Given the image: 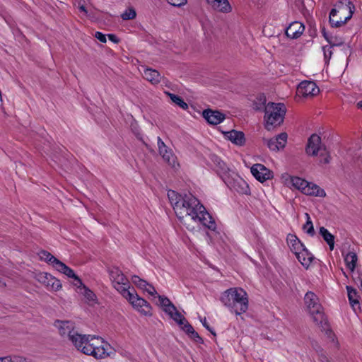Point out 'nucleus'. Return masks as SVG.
Masks as SVG:
<instances>
[{
    "label": "nucleus",
    "mask_w": 362,
    "mask_h": 362,
    "mask_svg": "<svg viewBox=\"0 0 362 362\" xmlns=\"http://www.w3.org/2000/svg\"><path fill=\"white\" fill-rule=\"evenodd\" d=\"M168 197L176 216L188 230H192L194 228L189 221L201 224L211 230H216L215 221L193 194L190 193L180 194L173 190H170L168 192Z\"/></svg>",
    "instance_id": "obj_1"
},
{
    "label": "nucleus",
    "mask_w": 362,
    "mask_h": 362,
    "mask_svg": "<svg viewBox=\"0 0 362 362\" xmlns=\"http://www.w3.org/2000/svg\"><path fill=\"white\" fill-rule=\"evenodd\" d=\"M69 339L78 350L86 355L92 356L95 358H105L111 355V353L108 351V348H110L109 344L98 345L92 342L94 339H102L95 335L80 334L75 332L72 335H70Z\"/></svg>",
    "instance_id": "obj_2"
},
{
    "label": "nucleus",
    "mask_w": 362,
    "mask_h": 362,
    "mask_svg": "<svg viewBox=\"0 0 362 362\" xmlns=\"http://www.w3.org/2000/svg\"><path fill=\"white\" fill-rule=\"evenodd\" d=\"M221 303L236 315L245 313L248 309V296L241 288H230L223 292L220 297Z\"/></svg>",
    "instance_id": "obj_3"
},
{
    "label": "nucleus",
    "mask_w": 362,
    "mask_h": 362,
    "mask_svg": "<svg viewBox=\"0 0 362 362\" xmlns=\"http://www.w3.org/2000/svg\"><path fill=\"white\" fill-rule=\"evenodd\" d=\"M337 8H332L329 13V23L332 27L339 28L344 25L355 11V6L350 0L339 1L336 4Z\"/></svg>",
    "instance_id": "obj_4"
},
{
    "label": "nucleus",
    "mask_w": 362,
    "mask_h": 362,
    "mask_svg": "<svg viewBox=\"0 0 362 362\" xmlns=\"http://www.w3.org/2000/svg\"><path fill=\"white\" fill-rule=\"evenodd\" d=\"M304 301L313 321L324 327L327 325V320L317 295L312 291H308L305 295Z\"/></svg>",
    "instance_id": "obj_5"
},
{
    "label": "nucleus",
    "mask_w": 362,
    "mask_h": 362,
    "mask_svg": "<svg viewBox=\"0 0 362 362\" xmlns=\"http://www.w3.org/2000/svg\"><path fill=\"white\" fill-rule=\"evenodd\" d=\"M286 108L283 103H269L265 107V127L268 130L279 126L284 119Z\"/></svg>",
    "instance_id": "obj_6"
},
{
    "label": "nucleus",
    "mask_w": 362,
    "mask_h": 362,
    "mask_svg": "<svg viewBox=\"0 0 362 362\" xmlns=\"http://www.w3.org/2000/svg\"><path fill=\"white\" fill-rule=\"evenodd\" d=\"M305 152L308 156H316L320 153V163L327 164L330 162V155L327 148L322 144L321 137L312 134L308 140Z\"/></svg>",
    "instance_id": "obj_7"
},
{
    "label": "nucleus",
    "mask_w": 362,
    "mask_h": 362,
    "mask_svg": "<svg viewBox=\"0 0 362 362\" xmlns=\"http://www.w3.org/2000/svg\"><path fill=\"white\" fill-rule=\"evenodd\" d=\"M109 275L113 287L122 296H125L130 291V288H134L131 286L129 279L118 267L109 269Z\"/></svg>",
    "instance_id": "obj_8"
},
{
    "label": "nucleus",
    "mask_w": 362,
    "mask_h": 362,
    "mask_svg": "<svg viewBox=\"0 0 362 362\" xmlns=\"http://www.w3.org/2000/svg\"><path fill=\"white\" fill-rule=\"evenodd\" d=\"M141 315L144 316L152 315V307L144 298H141L136 292L134 288H130L125 296H123Z\"/></svg>",
    "instance_id": "obj_9"
},
{
    "label": "nucleus",
    "mask_w": 362,
    "mask_h": 362,
    "mask_svg": "<svg viewBox=\"0 0 362 362\" xmlns=\"http://www.w3.org/2000/svg\"><path fill=\"white\" fill-rule=\"evenodd\" d=\"M224 182L231 190L237 192L239 194H249L250 193L248 184L237 175H235V177H231L230 175L228 178L225 180Z\"/></svg>",
    "instance_id": "obj_10"
},
{
    "label": "nucleus",
    "mask_w": 362,
    "mask_h": 362,
    "mask_svg": "<svg viewBox=\"0 0 362 362\" xmlns=\"http://www.w3.org/2000/svg\"><path fill=\"white\" fill-rule=\"evenodd\" d=\"M159 300L160 305L163 311L167 313L174 321H181L184 320V316L177 310L176 307L167 297L156 295Z\"/></svg>",
    "instance_id": "obj_11"
},
{
    "label": "nucleus",
    "mask_w": 362,
    "mask_h": 362,
    "mask_svg": "<svg viewBox=\"0 0 362 362\" xmlns=\"http://www.w3.org/2000/svg\"><path fill=\"white\" fill-rule=\"evenodd\" d=\"M320 90L316 83L310 81H303L300 82L296 90V95L298 98H308L316 95Z\"/></svg>",
    "instance_id": "obj_12"
},
{
    "label": "nucleus",
    "mask_w": 362,
    "mask_h": 362,
    "mask_svg": "<svg viewBox=\"0 0 362 362\" xmlns=\"http://www.w3.org/2000/svg\"><path fill=\"white\" fill-rule=\"evenodd\" d=\"M37 279L49 290L57 291L62 288L60 281L48 273L37 274Z\"/></svg>",
    "instance_id": "obj_13"
},
{
    "label": "nucleus",
    "mask_w": 362,
    "mask_h": 362,
    "mask_svg": "<svg viewBox=\"0 0 362 362\" xmlns=\"http://www.w3.org/2000/svg\"><path fill=\"white\" fill-rule=\"evenodd\" d=\"M157 141L160 155L168 163L169 165L175 168L178 165L176 156L174 155L173 151L167 147V146L159 136L157 138Z\"/></svg>",
    "instance_id": "obj_14"
},
{
    "label": "nucleus",
    "mask_w": 362,
    "mask_h": 362,
    "mask_svg": "<svg viewBox=\"0 0 362 362\" xmlns=\"http://www.w3.org/2000/svg\"><path fill=\"white\" fill-rule=\"evenodd\" d=\"M287 134L286 132H282L272 139H264V143L267 144L271 151H278L285 147L287 142Z\"/></svg>",
    "instance_id": "obj_15"
},
{
    "label": "nucleus",
    "mask_w": 362,
    "mask_h": 362,
    "mask_svg": "<svg viewBox=\"0 0 362 362\" xmlns=\"http://www.w3.org/2000/svg\"><path fill=\"white\" fill-rule=\"evenodd\" d=\"M250 172L261 182H264L273 177V173L260 163L254 164L250 168Z\"/></svg>",
    "instance_id": "obj_16"
},
{
    "label": "nucleus",
    "mask_w": 362,
    "mask_h": 362,
    "mask_svg": "<svg viewBox=\"0 0 362 362\" xmlns=\"http://www.w3.org/2000/svg\"><path fill=\"white\" fill-rule=\"evenodd\" d=\"M207 4L214 11L223 13L231 12L232 6L228 0H206Z\"/></svg>",
    "instance_id": "obj_17"
},
{
    "label": "nucleus",
    "mask_w": 362,
    "mask_h": 362,
    "mask_svg": "<svg viewBox=\"0 0 362 362\" xmlns=\"http://www.w3.org/2000/svg\"><path fill=\"white\" fill-rule=\"evenodd\" d=\"M132 283L139 288L147 292L150 296L156 297L157 291L155 288L148 283L146 280L140 278L139 276L133 275L132 276Z\"/></svg>",
    "instance_id": "obj_18"
},
{
    "label": "nucleus",
    "mask_w": 362,
    "mask_h": 362,
    "mask_svg": "<svg viewBox=\"0 0 362 362\" xmlns=\"http://www.w3.org/2000/svg\"><path fill=\"white\" fill-rule=\"evenodd\" d=\"M203 117L211 124H218L223 121L225 115L218 110H205Z\"/></svg>",
    "instance_id": "obj_19"
},
{
    "label": "nucleus",
    "mask_w": 362,
    "mask_h": 362,
    "mask_svg": "<svg viewBox=\"0 0 362 362\" xmlns=\"http://www.w3.org/2000/svg\"><path fill=\"white\" fill-rule=\"evenodd\" d=\"M54 326L58 329L59 333L62 337L67 336L69 339L70 335L75 332L74 324L69 321L57 320L54 322Z\"/></svg>",
    "instance_id": "obj_20"
},
{
    "label": "nucleus",
    "mask_w": 362,
    "mask_h": 362,
    "mask_svg": "<svg viewBox=\"0 0 362 362\" xmlns=\"http://www.w3.org/2000/svg\"><path fill=\"white\" fill-rule=\"evenodd\" d=\"M305 30V26L303 23L294 21L291 23L286 30V35L291 39L298 38Z\"/></svg>",
    "instance_id": "obj_21"
},
{
    "label": "nucleus",
    "mask_w": 362,
    "mask_h": 362,
    "mask_svg": "<svg viewBox=\"0 0 362 362\" xmlns=\"http://www.w3.org/2000/svg\"><path fill=\"white\" fill-rule=\"evenodd\" d=\"M225 137L233 144L242 146L245 143V134L243 132L231 130L224 133Z\"/></svg>",
    "instance_id": "obj_22"
},
{
    "label": "nucleus",
    "mask_w": 362,
    "mask_h": 362,
    "mask_svg": "<svg viewBox=\"0 0 362 362\" xmlns=\"http://www.w3.org/2000/svg\"><path fill=\"white\" fill-rule=\"evenodd\" d=\"M303 193L306 195L319 197H325L326 196L325 191L323 189L320 188L317 185L309 182H308V185H305Z\"/></svg>",
    "instance_id": "obj_23"
},
{
    "label": "nucleus",
    "mask_w": 362,
    "mask_h": 362,
    "mask_svg": "<svg viewBox=\"0 0 362 362\" xmlns=\"http://www.w3.org/2000/svg\"><path fill=\"white\" fill-rule=\"evenodd\" d=\"M295 255L300 264L305 268H308L313 259V255L304 247L302 250L298 251Z\"/></svg>",
    "instance_id": "obj_24"
},
{
    "label": "nucleus",
    "mask_w": 362,
    "mask_h": 362,
    "mask_svg": "<svg viewBox=\"0 0 362 362\" xmlns=\"http://www.w3.org/2000/svg\"><path fill=\"white\" fill-rule=\"evenodd\" d=\"M54 269L58 272L65 274L68 277L74 279L76 281V284L82 285V281L78 276L75 274L74 270L69 267L68 266H66L62 262L59 261V263H57V264L54 267Z\"/></svg>",
    "instance_id": "obj_25"
},
{
    "label": "nucleus",
    "mask_w": 362,
    "mask_h": 362,
    "mask_svg": "<svg viewBox=\"0 0 362 362\" xmlns=\"http://www.w3.org/2000/svg\"><path fill=\"white\" fill-rule=\"evenodd\" d=\"M214 161L216 163V172L225 182V180L230 176L229 168L218 157H215Z\"/></svg>",
    "instance_id": "obj_26"
},
{
    "label": "nucleus",
    "mask_w": 362,
    "mask_h": 362,
    "mask_svg": "<svg viewBox=\"0 0 362 362\" xmlns=\"http://www.w3.org/2000/svg\"><path fill=\"white\" fill-rule=\"evenodd\" d=\"M286 241L290 250L295 254L302 250L305 246L295 234L289 233L287 235Z\"/></svg>",
    "instance_id": "obj_27"
},
{
    "label": "nucleus",
    "mask_w": 362,
    "mask_h": 362,
    "mask_svg": "<svg viewBox=\"0 0 362 362\" xmlns=\"http://www.w3.org/2000/svg\"><path fill=\"white\" fill-rule=\"evenodd\" d=\"M144 78L151 82L152 84H157L161 80L160 73L151 68H145L143 73Z\"/></svg>",
    "instance_id": "obj_28"
},
{
    "label": "nucleus",
    "mask_w": 362,
    "mask_h": 362,
    "mask_svg": "<svg viewBox=\"0 0 362 362\" xmlns=\"http://www.w3.org/2000/svg\"><path fill=\"white\" fill-rule=\"evenodd\" d=\"M181 328L190 337L194 339L196 341H199L202 340V338L199 336L198 333L195 332L193 327L187 322V320L184 317V320L181 321H177V322Z\"/></svg>",
    "instance_id": "obj_29"
},
{
    "label": "nucleus",
    "mask_w": 362,
    "mask_h": 362,
    "mask_svg": "<svg viewBox=\"0 0 362 362\" xmlns=\"http://www.w3.org/2000/svg\"><path fill=\"white\" fill-rule=\"evenodd\" d=\"M319 233L323 238L324 240L327 243L330 250H333L334 247V236L323 226L320 228Z\"/></svg>",
    "instance_id": "obj_30"
},
{
    "label": "nucleus",
    "mask_w": 362,
    "mask_h": 362,
    "mask_svg": "<svg viewBox=\"0 0 362 362\" xmlns=\"http://www.w3.org/2000/svg\"><path fill=\"white\" fill-rule=\"evenodd\" d=\"M78 288L80 289V292L84 296L85 299L87 302H95L96 301V296L95 293L90 290L88 287H86L83 283L82 285L78 284H75Z\"/></svg>",
    "instance_id": "obj_31"
},
{
    "label": "nucleus",
    "mask_w": 362,
    "mask_h": 362,
    "mask_svg": "<svg viewBox=\"0 0 362 362\" xmlns=\"http://www.w3.org/2000/svg\"><path fill=\"white\" fill-rule=\"evenodd\" d=\"M39 257L41 260L46 262L47 263L51 264L54 268L56 267L57 263L60 261L57 258H56L54 255H52L50 252L46 250H41L38 253Z\"/></svg>",
    "instance_id": "obj_32"
},
{
    "label": "nucleus",
    "mask_w": 362,
    "mask_h": 362,
    "mask_svg": "<svg viewBox=\"0 0 362 362\" xmlns=\"http://www.w3.org/2000/svg\"><path fill=\"white\" fill-rule=\"evenodd\" d=\"M357 261H358L357 255L354 252H348L346 255V256L344 257L345 264H346L347 268L351 272H354V269L356 268V265Z\"/></svg>",
    "instance_id": "obj_33"
},
{
    "label": "nucleus",
    "mask_w": 362,
    "mask_h": 362,
    "mask_svg": "<svg viewBox=\"0 0 362 362\" xmlns=\"http://www.w3.org/2000/svg\"><path fill=\"white\" fill-rule=\"evenodd\" d=\"M346 290L348 293V298L351 307L354 309L356 305L359 307V300L356 290L351 286H346Z\"/></svg>",
    "instance_id": "obj_34"
},
{
    "label": "nucleus",
    "mask_w": 362,
    "mask_h": 362,
    "mask_svg": "<svg viewBox=\"0 0 362 362\" xmlns=\"http://www.w3.org/2000/svg\"><path fill=\"white\" fill-rule=\"evenodd\" d=\"M166 94L169 96V98H170V100L175 103L177 105H178L180 108H182V110H187L188 108V105L187 103H185L183 99L177 95H175V94H173V93H168L167 92Z\"/></svg>",
    "instance_id": "obj_35"
},
{
    "label": "nucleus",
    "mask_w": 362,
    "mask_h": 362,
    "mask_svg": "<svg viewBox=\"0 0 362 362\" xmlns=\"http://www.w3.org/2000/svg\"><path fill=\"white\" fill-rule=\"evenodd\" d=\"M291 184L294 187L303 192L305 185H308V181L299 177H291Z\"/></svg>",
    "instance_id": "obj_36"
},
{
    "label": "nucleus",
    "mask_w": 362,
    "mask_h": 362,
    "mask_svg": "<svg viewBox=\"0 0 362 362\" xmlns=\"http://www.w3.org/2000/svg\"><path fill=\"white\" fill-rule=\"evenodd\" d=\"M305 216L307 217V221L304 224V226L303 227V229L304 230V231L307 234H308L310 236L313 237L315 234V230H314V227H313V222H312V221L310 219V217L309 214H305Z\"/></svg>",
    "instance_id": "obj_37"
},
{
    "label": "nucleus",
    "mask_w": 362,
    "mask_h": 362,
    "mask_svg": "<svg viewBox=\"0 0 362 362\" xmlns=\"http://www.w3.org/2000/svg\"><path fill=\"white\" fill-rule=\"evenodd\" d=\"M136 13L134 8H129L124 11V13H122L121 17L123 20H132L136 18Z\"/></svg>",
    "instance_id": "obj_38"
},
{
    "label": "nucleus",
    "mask_w": 362,
    "mask_h": 362,
    "mask_svg": "<svg viewBox=\"0 0 362 362\" xmlns=\"http://www.w3.org/2000/svg\"><path fill=\"white\" fill-rule=\"evenodd\" d=\"M257 100L259 101V103H257V101L255 102L254 108L257 110H261L263 109L265 110V107L267 106V105H265V103H266L265 96L260 95L259 97H258L257 98Z\"/></svg>",
    "instance_id": "obj_39"
},
{
    "label": "nucleus",
    "mask_w": 362,
    "mask_h": 362,
    "mask_svg": "<svg viewBox=\"0 0 362 362\" xmlns=\"http://www.w3.org/2000/svg\"><path fill=\"white\" fill-rule=\"evenodd\" d=\"M335 45H337V44H332L329 46H324L322 47L324 58L326 62H328L331 59L332 55V47Z\"/></svg>",
    "instance_id": "obj_40"
},
{
    "label": "nucleus",
    "mask_w": 362,
    "mask_h": 362,
    "mask_svg": "<svg viewBox=\"0 0 362 362\" xmlns=\"http://www.w3.org/2000/svg\"><path fill=\"white\" fill-rule=\"evenodd\" d=\"M168 4L174 6H182L187 3V0H166Z\"/></svg>",
    "instance_id": "obj_41"
},
{
    "label": "nucleus",
    "mask_w": 362,
    "mask_h": 362,
    "mask_svg": "<svg viewBox=\"0 0 362 362\" xmlns=\"http://www.w3.org/2000/svg\"><path fill=\"white\" fill-rule=\"evenodd\" d=\"M8 362H29L26 360V358L19 356H8Z\"/></svg>",
    "instance_id": "obj_42"
},
{
    "label": "nucleus",
    "mask_w": 362,
    "mask_h": 362,
    "mask_svg": "<svg viewBox=\"0 0 362 362\" xmlns=\"http://www.w3.org/2000/svg\"><path fill=\"white\" fill-rule=\"evenodd\" d=\"M95 37L101 42H106V35L101 32H96L95 33Z\"/></svg>",
    "instance_id": "obj_43"
},
{
    "label": "nucleus",
    "mask_w": 362,
    "mask_h": 362,
    "mask_svg": "<svg viewBox=\"0 0 362 362\" xmlns=\"http://www.w3.org/2000/svg\"><path fill=\"white\" fill-rule=\"evenodd\" d=\"M203 326L206 329H208L209 332H211V333H212L214 336L216 335V334L213 332V330L211 329V328L209 327V325H208L207 323V321H206V318H204V320H201Z\"/></svg>",
    "instance_id": "obj_44"
},
{
    "label": "nucleus",
    "mask_w": 362,
    "mask_h": 362,
    "mask_svg": "<svg viewBox=\"0 0 362 362\" xmlns=\"http://www.w3.org/2000/svg\"><path fill=\"white\" fill-rule=\"evenodd\" d=\"M107 36L109 40L115 43H118L119 41V38L114 34H108Z\"/></svg>",
    "instance_id": "obj_45"
},
{
    "label": "nucleus",
    "mask_w": 362,
    "mask_h": 362,
    "mask_svg": "<svg viewBox=\"0 0 362 362\" xmlns=\"http://www.w3.org/2000/svg\"><path fill=\"white\" fill-rule=\"evenodd\" d=\"M322 33L323 37L326 39V40L329 42V45L334 44L325 29L322 30Z\"/></svg>",
    "instance_id": "obj_46"
},
{
    "label": "nucleus",
    "mask_w": 362,
    "mask_h": 362,
    "mask_svg": "<svg viewBox=\"0 0 362 362\" xmlns=\"http://www.w3.org/2000/svg\"><path fill=\"white\" fill-rule=\"evenodd\" d=\"M319 359L321 362H330L329 360L328 359V358L324 354H321L320 356Z\"/></svg>",
    "instance_id": "obj_47"
},
{
    "label": "nucleus",
    "mask_w": 362,
    "mask_h": 362,
    "mask_svg": "<svg viewBox=\"0 0 362 362\" xmlns=\"http://www.w3.org/2000/svg\"><path fill=\"white\" fill-rule=\"evenodd\" d=\"M79 10H80L81 11L84 12L85 13H88V12H87V10H86V7H85V6H83V5H81V6H79Z\"/></svg>",
    "instance_id": "obj_48"
},
{
    "label": "nucleus",
    "mask_w": 362,
    "mask_h": 362,
    "mask_svg": "<svg viewBox=\"0 0 362 362\" xmlns=\"http://www.w3.org/2000/svg\"><path fill=\"white\" fill-rule=\"evenodd\" d=\"M0 362H8V356L1 357Z\"/></svg>",
    "instance_id": "obj_49"
},
{
    "label": "nucleus",
    "mask_w": 362,
    "mask_h": 362,
    "mask_svg": "<svg viewBox=\"0 0 362 362\" xmlns=\"http://www.w3.org/2000/svg\"><path fill=\"white\" fill-rule=\"evenodd\" d=\"M357 106L358 108L362 110V100L357 103Z\"/></svg>",
    "instance_id": "obj_50"
},
{
    "label": "nucleus",
    "mask_w": 362,
    "mask_h": 362,
    "mask_svg": "<svg viewBox=\"0 0 362 362\" xmlns=\"http://www.w3.org/2000/svg\"><path fill=\"white\" fill-rule=\"evenodd\" d=\"M328 331H329V334H330V335H334V334L332 333V331H331V330H328Z\"/></svg>",
    "instance_id": "obj_51"
},
{
    "label": "nucleus",
    "mask_w": 362,
    "mask_h": 362,
    "mask_svg": "<svg viewBox=\"0 0 362 362\" xmlns=\"http://www.w3.org/2000/svg\"><path fill=\"white\" fill-rule=\"evenodd\" d=\"M361 287H362V279H361Z\"/></svg>",
    "instance_id": "obj_52"
}]
</instances>
